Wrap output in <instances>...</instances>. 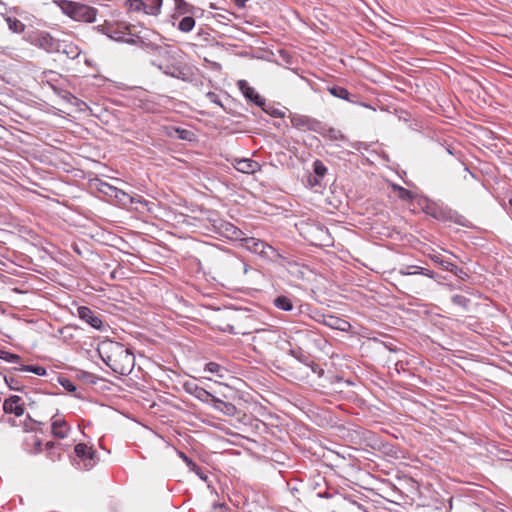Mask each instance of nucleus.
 Here are the masks:
<instances>
[{"label":"nucleus","mask_w":512,"mask_h":512,"mask_svg":"<svg viewBox=\"0 0 512 512\" xmlns=\"http://www.w3.org/2000/svg\"><path fill=\"white\" fill-rule=\"evenodd\" d=\"M452 302L456 306L460 307L462 310H467L470 300L463 295L457 294L452 297Z\"/></svg>","instance_id":"nucleus-32"},{"label":"nucleus","mask_w":512,"mask_h":512,"mask_svg":"<svg viewBox=\"0 0 512 512\" xmlns=\"http://www.w3.org/2000/svg\"><path fill=\"white\" fill-rule=\"evenodd\" d=\"M211 403L216 410L224 413L227 416H234L237 412L235 405H233L230 402L221 400V399L217 398L216 396H214V400H212Z\"/></svg>","instance_id":"nucleus-17"},{"label":"nucleus","mask_w":512,"mask_h":512,"mask_svg":"<svg viewBox=\"0 0 512 512\" xmlns=\"http://www.w3.org/2000/svg\"><path fill=\"white\" fill-rule=\"evenodd\" d=\"M206 98H207L210 102H212V103H214V104H216V105H218V106H220V107H223V104H222V102H221V100H220L219 96H218L216 93H214V92H208V93L206 94Z\"/></svg>","instance_id":"nucleus-35"},{"label":"nucleus","mask_w":512,"mask_h":512,"mask_svg":"<svg viewBox=\"0 0 512 512\" xmlns=\"http://www.w3.org/2000/svg\"><path fill=\"white\" fill-rule=\"evenodd\" d=\"M205 371L217 375L219 378H223V371L225 370L220 364L216 362H209L205 365Z\"/></svg>","instance_id":"nucleus-29"},{"label":"nucleus","mask_w":512,"mask_h":512,"mask_svg":"<svg viewBox=\"0 0 512 512\" xmlns=\"http://www.w3.org/2000/svg\"><path fill=\"white\" fill-rule=\"evenodd\" d=\"M430 259L439 265L443 270L453 272L457 268L455 264L446 260L440 253L435 252L429 255Z\"/></svg>","instance_id":"nucleus-20"},{"label":"nucleus","mask_w":512,"mask_h":512,"mask_svg":"<svg viewBox=\"0 0 512 512\" xmlns=\"http://www.w3.org/2000/svg\"><path fill=\"white\" fill-rule=\"evenodd\" d=\"M276 332L270 330H258L256 331L255 336L253 337V342L255 345H262L264 342L268 344H272L275 341Z\"/></svg>","instance_id":"nucleus-19"},{"label":"nucleus","mask_w":512,"mask_h":512,"mask_svg":"<svg viewBox=\"0 0 512 512\" xmlns=\"http://www.w3.org/2000/svg\"><path fill=\"white\" fill-rule=\"evenodd\" d=\"M78 316L95 329H101L102 320L89 307L80 306L77 309Z\"/></svg>","instance_id":"nucleus-10"},{"label":"nucleus","mask_w":512,"mask_h":512,"mask_svg":"<svg viewBox=\"0 0 512 512\" xmlns=\"http://www.w3.org/2000/svg\"><path fill=\"white\" fill-rule=\"evenodd\" d=\"M220 229L222 235L230 240L241 241L244 237L243 231L231 223L222 224Z\"/></svg>","instance_id":"nucleus-16"},{"label":"nucleus","mask_w":512,"mask_h":512,"mask_svg":"<svg viewBox=\"0 0 512 512\" xmlns=\"http://www.w3.org/2000/svg\"><path fill=\"white\" fill-rule=\"evenodd\" d=\"M45 448H46V450H49V455H51V459L54 461V460H55V457H54L53 449L55 448V443H53V442H47V443L45 444Z\"/></svg>","instance_id":"nucleus-39"},{"label":"nucleus","mask_w":512,"mask_h":512,"mask_svg":"<svg viewBox=\"0 0 512 512\" xmlns=\"http://www.w3.org/2000/svg\"><path fill=\"white\" fill-rule=\"evenodd\" d=\"M322 323L327 327L343 332L351 329V324L348 321L333 315H324Z\"/></svg>","instance_id":"nucleus-13"},{"label":"nucleus","mask_w":512,"mask_h":512,"mask_svg":"<svg viewBox=\"0 0 512 512\" xmlns=\"http://www.w3.org/2000/svg\"><path fill=\"white\" fill-rule=\"evenodd\" d=\"M184 388L189 394L193 395L195 398H197L198 400H200L202 402L208 403V402H212V400H214L213 394H211L209 391L198 386L195 383L186 382L184 384Z\"/></svg>","instance_id":"nucleus-9"},{"label":"nucleus","mask_w":512,"mask_h":512,"mask_svg":"<svg viewBox=\"0 0 512 512\" xmlns=\"http://www.w3.org/2000/svg\"><path fill=\"white\" fill-rule=\"evenodd\" d=\"M223 512V511H222Z\"/></svg>","instance_id":"nucleus-44"},{"label":"nucleus","mask_w":512,"mask_h":512,"mask_svg":"<svg viewBox=\"0 0 512 512\" xmlns=\"http://www.w3.org/2000/svg\"><path fill=\"white\" fill-rule=\"evenodd\" d=\"M15 370L21 372H32L38 376H44L47 373L46 369L39 365H21L19 368H15Z\"/></svg>","instance_id":"nucleus-27"},{"label":"nucleus","mask_w":512,"mask_h":512,"mask_svg":"<svg viewBox=\"0 0 512 512\" xmlns=\"http://www.w3.org/2000/svg\"><path fill=\"white\" fill-rule=\"evenodd\" d=\"M9 29L14 33H22L25 30V24L15 17H7L6 19Z\"/></svg>","instance_id":"nucleus-26"},{"label":"nucleus","mask_w":512,"mask_h":512,"mask_svg":"<svg viewBox=\"0 0 512 512\" xmlns=\"http://www.w3.org/2000/svg\"><path fill=\"white\" fill-rule=\"evenodd\" d=\"M241 242L245 249L252 253L259 254L263 258L270 260L283 259V256L275 248L258 238L243 237Z\"/></svg>","instance_id":"nucleus-3"},{"label":"nucleus","mask_w":512,"mask_h":512,"mask_svg":"<svg viewBox=\"0 0 512 512\" xmlns=\"http://www.w3.org/2000/svg\"><path fill=\"white\" fill-rule=\"evenodd\" d=\"M388 188L391 189V192L395 197L403 202L411 203L416 197V194L413 191L392 182L388 183Z\"/></svg>","instance_id":"nucleus-15"},{"label":"nucleus","mask_w":512,"mask_h":512,"mask_svg":"<svg viewBox=\"0 0 512 512\" xmlns=\"http://www.w3.org/2000/svg\"><path fill=\"white\" fill-rule=\"evenodd\" d=\"M163 0H127L129 11L143 12L146 15L157 16L161 12Z\"/></svg>","instance_id":"nucleus-5"},{"label":"nucleus","mask_w":512,"mask_h":512,"mask_svg":"<svg viewBox=\"0 0 512 512\" xmlns=\"http://www.w3.org/2000/svg\"><path fill=\"white\" fill-rule=\"evenodd\" d=\"M195 23V19L192 16H185L180 20L178 29L184 33L191 32L195 27Z\"/></svg>","instance_id":"nucleus-25"},{"label":"nucleus","mask_w":512,"mask_h":512,"mask_svg":"<svg viewBox=\"0 0 512 512\" xmlns=\"http://www.w3.org/2000/svg\"><path fill=\"white\" fill-rule=\"evenodd\" d=\"M178 455L180 458L183 459V461L186 463L189 470L195 472L197 476L201 478V480H207V477L202 473L201 468L194 463L189 457H187L183 452L179 451Z\"/></svg>","instance_id":"nucleus-24"},{"label":"nucleus","mask_w":512,"mask_h":512,"mask_svg":"<svg viewBox=\"0 0 512 512\" xmlns=\"http://www.w3.org/2000/svg\"><path fill=\"white\" fill-rule=\"evenodd\" d=\"M293 127L301 131H320L321 122L306 115L294 114L290 117Z\"/></svg>","instance_id":"nucleus-6"},{"label":"nucleus","mask_w":512,"mask_h":512,"mask_svg":"<svg viewBox=\"0 0 512 512\" xmlns=\"http://www.w3.org/2000/svg\"><path fill=\"white\" fill-rule=\"evenodd\" d=\"M173 131L176 134V137L181 140L192 141L195 137V134L191 130H188V129L175 127V128H173Z\"/></svg>","instance_id":"nucleus-28"},{"label":"nucleus","mask_w":512,"mask_h":512,"mask_svg":"<svg viewBox=\"0 0 512 512\" xmlns=\"http://www.w3.org/2000/svg\"><path fill=\"white\" fill-rule=\"evenodd\" d=\"M108 189L113 190L115 192V197L122 199V197H129L124 191L114 188L108 184H104Z\"/></svg>","instance_id":"nucleus-37"},{"label":"nucleus","mask_w":512,"mask_h":512,"mask_svg":"<svg viewBox=\"0 0 512 512\" xmlns=\"http://www.w3.org/2000/svg\"><path fill=\"white\" fill-rule=\"evenodd\" d=\"M190 6L186 3H182V5H178L177 6V10L179 13H185V12H189L190 11Z\"/></svg>","instance_id":"nucleus-40"},{"label":"nucleus","mask_w":512,"mask_h":512,"mask_svg":"<svg viewBox=\"0 0 512 512\" xmlns=\"http://www.w3.org/2000/svg\"><path fill=\"white\" fill-rule=\"evenodd\" d=\"M3 410L6 414H14L16 417H20L25 412V407L22 402V398L17 395H12L4 400Z\"/></svg>","instance_id":"nucleus-8"},{"label":"nucleus","mask_w":512,"mask_h":512,"mask_svg":"<svg viewBox=\"0 0 512 512\" xmlns=\"http://www.w3.org/2000/svg\"><path fill=\"white\" fill-rule=\"evenodd\" d=\"M0 359L10 363H18L21 360V357L17 354L0 349Z\"/></svg>","instance_id":"nucleus-33"},{"label":"nucleus","mask_w":512,"mask_h":512,"mask_svg":"<svg viewBox=\"0 0 512 512\" xmlns=\"http://www.w3.org/2000/svg\"><path fill=\"white\" fill-rule=\"evenodd\" d=\"M410 268H413L415 270L407 271V272L400 271L401 275L406 276V275H413V274H422L429 278H434V273L431 270H428V269H425L422 267H418V266H411Z\"/></svg>","instance_id":"nucleus-30"},{"label":"nucleus","mask_w":512,"mask_h":512,"mask_svg":"<svg viewBox=\"0 0 512 512\" xmlns=\"http://www.w3.org/2000/svg\"><path fill=\"white\" fill-rule=\"evenodd\" d=\"M309 183H310L312 186H314V185L318 184V183H319V181H318L316 178H313V180L310 178V179H309Z\"/></svg>","instance_id":"nucleus-41"},{"label":"nucleus","mask_w":512,"mask_h":512,"mask_svg":"<svg viewBox=\"0 0 512 512\" xmlns=\"http://www.w3.org/2000/svg\"><path fill=\"white\" fill-rule=\"evenodd\" d=\"M54 3L69 18L86 23L96 21L97 9L89 5L71 1V0H54Z\"/></svg>","instance_id":"nucleus-2"},{"label":"nucleus","mask_w":512,"mask_h":512,"mask_svg":"<svg viewBox=\"0 0 512 512\" xmlns=\"http://www.w3.org/2000/svg\"><path fill=\"white\" fill-rule=\"evenodd\" d=\"M352 508L362 510V507L360 505H356L355 503L352 504Z\"/></svg>","instance_id":"nucleus-42"},{"label":"nucleus","mask_w":512,"mask_h":512,"mask_svg":"<svg viewBox=\"0 0 512 512\" xmlns=\"http://www.w3.org/2000/svg\"><path fill=\"white\" fill-rule=\"evenodd\" d=\"M329 92L337 97V98H340V99H344V100H348L349 99V91L344 88V87H340V86H334V87H331L329 89Z\"/></svg>","instance_id":"nucleus-31"},{"label":"nucleus","mask_w":512,"mask_h":512,"mask_svg":"<svg viewBox=\"0 0 512 512\" xmlns=\"http://www.w3.org/2000/svg\"><path fill=\"white\" fill-rule=\"evenodd\" d=\"M510 205L512 206V199L509 201Z\"/></svg>","instance_id":"nucleus-43"},{"label":"nucleus","mask_w":512,"mask_h":512,"mask_svg":"<svg viewBox=\"0 0 512 512\" xmlns=\"http://www.w3.org/2000/svg\"><path fill=\"white\" fill-rule=\"evenodd\" d=\"M98 353L104 363L115 373L128 375L134 368L135 357L133 353L118 342H102L98 346Z\"/></svg>","instance_id":"nucleus-1"},{"label":"nucleus","mask_w":512,"mask_h":512,"mask_svg":"<svg viewBox=\"0 0 512 512\" xmlns=\"http://www.w3.org/2000/svg\"><path fill=\"white\" fill-rule=\"evenodd\" d=\"M313 171L318 177L323 178L327 173V168L321 160H315L313 162Z\"/></svg>","instance_id":"nucleus-34"},{"label":"nucleus","mask_w":512,"mask_h":512,"mask_svg":"<svg viewBox=\"0 0 512 512\" xmlns=\"http://www.w3.org/2000/svg\"><path fill=\"white\" fill-rule=\"evenodd\" d=\"M33 43L50 53L59 49L58 40L45 31L38 32L33 39Z\"/></svg>","instance_id":"nucleus-7"},{"label":"nucleus","mask_w":512,"mask_h":512,"mask_svg":"<svg viewBox=\"0 0 512 512\" xmlns=\"http://www.w3.org/2000/svg\"><path fill=\"white\" fill-rule=\"evenodd\" d=\"M178 455L180 458L183 459V461L186 463L189 470L195 472L197 476L201 478V480H207V477L202 473L201 468L194 463L189 457H187L183 452L179 451Z\"/></svg>","instance_id":"nucleus-22"},{"label":"nucleus","mask_w":512,"mask_h":512,"mask_svg":"<svg viewBox=\"0 0 512 512\" xmlns=\"http://www.w3.org/2000/svg\"><path fill=\"white\" fill-rule=\"evenodd\" d=\"M234 168L242 173L254 174L261 169V165L252 159H238L235 160Z\"/></svg>","instance_id":"nucleus-14"},{"label":"nucleus","mask_w":512,"mask_h":512,"mask_svg":"<svg viewBox=\"0 0 512 512\" xmlns=\"http://www.w3.org/2000/svg\"><path fill=\"white\" fill-rule=\"evenodd\" d=\"M273 304L275 307L283 311H291L294 307L292 300L284 295L276 297L273 300Z\"/></svg>","instance_id":"nucleus-21"},{"label":"nucleus","mask_w":512,"mask_h":512,"mask_svg":"<svg viewBox=\"0 0 512 512\" xmlns=\"http://www.w3.org/2000/svg\"><path fill=\"white\" fill-rule=\"evenodd\" d=\"M61 384L69 392H74L76 390L75 385L69 380L62 381Z\"/></svg>","instance_id":"nucleus-38"},{"label":"nucleus","mask_w":512,"mask_h":512,"mask_svg":"<svg viewBox=\"0 0 512 512\" xmlns=\"http://www.w3.org/2000/svg\"><path fill=\"white\" fill-rule=\"evenodd\" d=\"M5 381L10 389L12 390H20V387L18 386V381L13 377H5Z\"/></svg>","instance_id":"nucleus-36"},{"label":"nucleus","mask_w":512,"mask_h":512,"mask_svg":"<svg viewBox=\"0 0 512 512\" xmlns=\"http://www.w3.org/2000/svg\"><path fill=\"white\" fill-rule=\"evenodd\" d=\"M178 455L180 458L183 459V461L186 463L189 470L195 472L197 476L201 478V480H207V477L202 473L201 468L194 463L189 457H187L183 452L179 451Z\"/></svg>","instance_id":"nucleus-23"},{"label":"nucleus","mask_w":512,"mask_h":512,"mask_svg":"<svg viewBox=\"0 0 512 512\" xmlns=\"http://www.w3.org/2000/svg\"><path fill=\"white\" fill-rule=\"evenodd\" d=\"M77 465L83 470H91L98 462L96 450L86 443H78L74 447Z\"/></svg>","instance_id":"nucleus-4"},{"label":"nucleus","mask_w":512,"mask_h":512,"mask_svg":"<svg viewBox=\"0 0 512 512\" xmlns=\"http://www.w3.org/2000/svg\"><path fill=\"white\" fill-rule=\"evenodd\" d=\"M51 431L56 438L64 439L68 436L70 426L63 418L54 416L52 418Z\"/></svg>","instance_id":"nucleus-12"},{"label":"nucleus","mask_w":512,"mask_h":512,"mask_svg":"<svg viewBox=\"0 0 512 512\" xmlns=\"http://www.w3.org/2000/svg\"><path fill=\"white\" fill-rule=\"evenodd\" d=\"M237 86L242 94L251 102L255 103L258 106L264 105V100L262 97L254 90L253 87L249 85L246 80H239L237 82Z\"/></svg>","instance_id":"nucleus-11"},{"label":"nucleus","mask_w":512,"mask_h":512,"mask_svg":"<svg viewBox=\"0 0 512 512\" xmlns=\"http://www.w3.org/2000/svg\"><path fill=\"white\" fill-rule=\"evenodd\" d=\"M319 133H321L324 138H328L333 141H346L347 140L344 133L340 129L335 128V127L322 128V125H321Z\"/></svg>","instance_id":"nucleus-18"}]
</instances>
